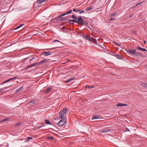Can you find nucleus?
<instances>
[{"instance_id": "nucleus-4", "label": "nucleus", "mask_w": 147, "mask_h": 147, "mask_svg": "<svg viewBox=\"0 0 147 147\" xmlns=\"http://www.w3.org/2000/svg\"><path fill=\"white\" fill-rule=\"evenodd\" d=\"M65 122L66 121L65 119H62L58 123V125L59 126H62L65 124Z\"/></svg>"}, {"instance_id": "nucleus-21", "label": "nucleus", "mask_w": 147, "mask_h": 147, "mask_svg": "<svg viewBox=\"0 0 147 147\" xmlns=\"http://www.w3.org/2000/svg\"><path fill=\"white\" fill-rule=\"evenodd\" d=\"M29 103L31 105H33L35 104V101L34 100H32L30 101Z\"/></svg>"}, {"instance_id": "nucleus-50", "label": "nucleus", "mask_w": 147, "mask_h": 147, "mask_svg": "<svg viewBox=\"0 0 147 147\" xmlns=\"http://www.w3.org/2000/svg\"><path fill=\"white\" fill-rule=\"evenodd\" d=\"M57 47H54V48H49V49H55L56 48H57Z\"/></svg>"}, {"instance_id": "nucleus-25", "label": "nucleus", "mask_w": 147, "mask_h": 147, "mask_svg": "<svg viewBox=\"0 0 147 147\" xmlns=\"http://www.w3.org/2000/svg\"><path fill=\"white\" fill-rule=\"evenodd\" d=\"M98 116H95L92 117V119H98Z\"/></svg>"}, {"instance_id": "nucleus-23", "label": "nucleus", "mask_w": 147, "mask_h": 147, "mask_svg": "<svg viewBox=\"0 0 147 147\" xmlns=\"http://www.w3.org/2000/svg\"><path fill=\"white\" fill-rule=\"evenodd\" d=\"M17 78V77L15 76V77H13V78H10L9 79V81H11V80H14L16 79Z\"/></svg>"}, {"instance_id": "nucleus-16", "label": "nucleus", "mask_w": 147, "mask_h": 147, "mask_svg": "<svg viewBox=\"0 0 147 147\" xmlns=\"http://www.w3.org/2000/svg\"><path fill=\"white\" fill-rule=\"evenodd\" d=\"M32 139V137H28L26 139V142H28L30 140Z\"/></svg>"}, {"instance_id": "nucleus-41", "label": "nucleus", "mask_w": 147, "mask_h": 147, "mask_svg": "<svg viewBox=\"0 0 147 147\" xmlns=\"http://www.w3.org/2000/svg\"><path fill=\"white\" fill-rule=\"evenodd\" d=\"M3 90H4L3 89V88H1V89H0V92L1 91H3Z\"/></svg>"}, {"instance_id": "nucleus-47", "label": "nucleus", "mask_w": 147, "mask_h": 147, "mask_svg": "<svg viewBox=\"0 0 147 147\" xmlns=\"http://www.w3.org/2000/svg\"><path fill=\"white\" fill-rule=\"evenodd\" d=\"M132 16H133V15H130L129 16V18H130L131 17H132Z\"/></svg>"}, {"instance_id": "nucleus-33", "label": "nucleus", "mask_w": 147, "mask_h": 147, "mask_svg": "<svg viewBox=\"0 0 147 147\" xmlns=\"http://www.w3.org/2000/svg\"><path fill=\"white\" fill-rule=\"evenodd\" d=\"M144 69L146 71H147V64L145 65Z\"/></svg>"}, {"instance_id": "nucleus-36", "label": "nucleus", "mask_w": 147, "mask_h": 147, "mask_svg": "<svg viewBox=\"0 0 147 147\" xmlns=\"http://www.w3.org/2000/svg\"><path fill=\"white\" fill-rule=\"evenodd\" d=\"M44 61H43V60H42V61H41V62H39V63L38 62V65H40V64H42V63H43L44 62Z\"/></svg>"}, {"instance_id": "nucleus-1", "label": "nucleus", "mask_w": 147, "mask_h": 147, "mask_svg": "<svg viewBox=\"0 0 147 147\" xmlns=\"http://www.w3.org/2000/svg\"><path fill=\"white\" fill-rule=\"evenodd\" d=\"M126 51L127 54L133 57H141L142 56V54L140 52H136V49H130L126 50Z\"/></svg>"}, {"instance_id": "nucleus-31", "label": "nucleus", "mask_w": 147, "mask_h": 147, "mask_svg": "<svg viewBox=\"0 0 147 147\" xmlns=\"http://www.w3.org/2000/svg\"><path fill=\"white\" fill-rule=\"evenodd\" d=\"M21 124H22V123L21 122L18 123L16 124V126H17L20 125Z\"/></svg>"}, {"instance_id": "nucleus-28", "label": "nucleus", "mask_w": 147, "mask_h": 147, "mask_svg": "<svg viewBox=\"0 0 147 147\" xmlns=\"http://www.w3.org/2000/svg\"><path fill=\"white\" fill-rule=\"evenodd\" d=\"M142 48L140 47L139 46L137 48V50H139L142 51Z\"/></svg>"}, {"instance_id": "nucleus-48", "label": "nucleus", "mask_w": 147, "mask_h": 147, "mask_svg": "<svg viewBox=\"0 0 147 147\" xmlns=\"http://www.w3.org/2000/svg\"><path fill=\"white\" fill-rule=\"evenodd\" d=\"M144 44H146V41L145 40H144Z\"/></svg>"}, {"instance_id": "nucleus-3", "label": "nucleus", "mask_w": 147, "mask_h": 147, "mask_svg": "<svg viewBox=\"0 0 147 147\" xmlns=\"http://www.w3.org/2000/svg\"><path fill=\"white\" fill-rule=\"evenodd\" d=\"M67 111V108L66 107L63 108L59 112V115L61 118L64 117L65 113Z\"/></svg>"}, {"instance_id": "nucleus-29", "label": "nucleus", "mask_w": 147, "mask_h": 147, "mask_svg": "<svg viewBox=\"0 0 147 147\" xmlns=\"http://www.w3.org/2000/svg\"><path fill=\"white\" fill-rule=\"evenodd\" d=\"M114 43L115 45H117L118 46L120 45V44L118 42H114Z\"/></svg>"}, {"instance_id": "nucleus-32", "label": "nucleus", "mask_w": 147, "mask_h": 147, "mask_svg": "<svg viewBox=\"0 0 147 147\" xmlns=\"http://www.w3.org/2000/svg\"><path fill=\"white\" fill-rule=\"evenodd\" d=\"M115 20V19L114 18H111L110 19H109L108 20L109 21H113Z\"/></svg>"}, {"instance_id": "nucleus-27", "label": "nucleus", "mask_w": 147, "mask_h": 147, "mask_svg": "<svg viewBox=\"0 0 147 147\" xmlns=\"http://www.w3.org/2000/svg\"><path fill=\"white\" fill-rule=\"evenodd\" d=\"M9 82V79L8 80H7L4 82L2 83L1 84H3L5 83H6L7 82Z\"/></svg>"}, {"instance_id": "nucleus-51", "label": "nucleus", "mask_w": 147, "mask_h": 147, "mask_svg": "<svg viewBox=\"0 0 147 147\" xmlns=\"http://www.w3.org/2000/svg\"><path fill=\"white\" fill-rule=\"evenodd\" d=\"M90 87H91V88H93L94 87V86H91Z\"/></svg>"}, {"instance_id": "nucleus-5", "label": "nucleus", "mask_w": 147, "mask_h": 147, "mask_svg": "<svg viewBox=\"0 0 147 147\" xmlns=\"http://www.w3.org/2000/svg\"><path fill=\"white\" fill-rule=\"evenodd\" d=\"M79 24H80L81 26H87L88 25V23L87 22L84 21L82 18V20H81V21L80 22Z\"/></svg>"}, {"instance_id": "nucleus-40", "label": "nucleus", "mask_w": 147, "mask_h": 147, "mask_svg": "<svg viewBox=\"0 0 147 147\" xmlns=\"http://www.w3.org/2000/svg\"><path fill=\"white\" fill-rule=\"evenodd\" d=\"M126 131H130L129 129L127 128H126Z\"/></svg>"}, {"instance_id": "nucleus-8", "label": "nucleus", "mask_w": 147, "mask_h": 147, "mask_svg": "<svg viewBox=\"0 0 147 147\" xmlns=\"http://www.w3.org/2000/svg\"><path fill=\"white\" fill-rule=\"evenodd\" d=\"M111 131V130L109 129L108 128H106L104 129H103L102 131H101V132L102 133H108L110 131Z\"/></svg>"}, {"instance_id": "nucleus-34", "label": "nucleus", "mask_w": 147, "mask_h": 147, "mask_svg": "<svg viewBox=\"0 0 147 147\" xmlns=\"http://www.w3.org/2000/svg\"><path fill=\"white\" fill-rule=\"evenodd\" d=\"M7 120V119H5L2 120L1 121V122H4L5 121H6Z\"/></svg>"}, {"instance_id": "nucleus-26", "label": "nucleus", "mask_w": 147, "mask_h": 147, "mask_svg": "<svg viewBox=\"0 0 147 147\" xmlns=\"http://www.w3.org/2000/svg\"><path fill=\"white\" fill-rule=\"evenodd\" d=\"M22 87H20V88H18V89H17V90L16 91V92H18L20 91L22 89Z\"/></svg>"}, {"instance_id": "nucleus-35", "label": "nucleus", "mask_w": 147, "mask_h": 147, "mask_svg": "<svg viewBox=\"0 0 147 147\" xmlns=\"http://www.w3.org/2000/svg\"><path fill=\"white\" fill-rule=\"evenodd\" d=\"M57 42L61 43V42L59 41V40H56L55 41H53V42Z\"/></svg>"}, {"instance_id": "nucleus-13", "label": "nucleus", "mask_w": 147, "mask_h": 147, "mask_svg": "<svg viewBox=\"0 0 147 147\" xmlns=\"http://www.w3.org/2000/svg\"><path fill=\"white\" fill-rule=\"evenodd\" d=\"M82 36L86 40H90V39L89 37L86 35H82Z\"/></svg>"}, {"instance_id": "nucleus-18", "label": "nucleus", "mask_w": 147, "mask_h": 147, "mask_svg": "<svg viewBox=\"0 0 147 147\" xmlns=\"http://www.w3.org/2000/svg\"><path fill=\"white\" fill-rule=\"evenodd\" d=\"M47 139L50 140H53L54 138V137L52 136H48L47 137Z\"/></svg>"}, {"instance_id": "nucleus-49", "label": "nucleus", "mask_w": 147, "mask_h": 147, "mask_svg": "<svg viewBox=\"0 0 147 147\" xmlns=\"http://www.w3.org/2000/svg\"><path fill=\"white\" fill-rule=\"evenodd\" d=\"M144 85H145V86L147 88V83L145 84Z\"/></svg>"}, {"instance_id": "nucleus-11", "label": "nucleus", "mask_w": 147, "mask_h": 147, "mask_svg": "<svg viewBox=\"0 0 147 147\" xmlns=\"http://www.w3.org/2000/svg\"><path fill=\"white\" fill-rule=\"evenodd\" d=\"M127 105L123 103H118L117 105V106H119V107H123L124 106H125Z\"/></svg>"}, {"instance_id": "nucleus-24", "label": "nucleus", "mask_w": 147, "mask_h": 147, "mask_svg": "<svg viewBox=\"0 0 147 147\" xmlns=\"http://www.w3.org/2000/svg\"><path fill=\"white\" fill-rule=\"evenodd\" d=\"M36 3H38L39 4H40L42 3V0H38L36 2Z\"/></svg>"}, {"instance_id": "nucleus-45", "label": "nucleus", "mask_w": 147, "mask_h": 147, "mask_svg": "<svg viewBox=\"0 0 147 147\" xmlns=\"http://www.w3.org/2000/svg\"><path fill=\"white\" fill-rule=\"evenodd\" d=\"M73 11L74 12H77L76 11V9H74V10H73Z\"/></svg>"}, {"instance_id": "nucleus-2", "label": "nucleus", "mask_w": 147, "mask_h": 147, "mask_svg": "<svg viewBox=\"0 0 147 147\" xmlns=\"http://www.w3.org/2000/svg\"><path fill=\"white\" fill-rule=\"evenodd\" d=\"M71 17L74 19L73 20H74V22L76 23L79 24L82 20V18L81 16H80L78 18L75 16L72 15Z\"/></svg>"}, {"instance_id": "nucleus-39", "label": "nucleus", "mask_w": 147, "mask_h": 147, "mask_svg": "<svg viewBox=\"0 0 147 147\" xmlns=\"http://www.w3.org/2000/svg\"><path fill=\"white\" fill-rule=\"evenodd\" d=\"M142 51H147L145 49L142 48Z\"/></svg>"}, {"instance_id": "nucleus-15", "label": "nucleus", "mask_w": 147, "mask_h": 147, "mask_svg": "<svg viewBox=\"0 0 147 147\" xmlns=\"http://www.w3.org/2000/svg\"><path fill=\"white\" fill-rule=\"evenodd\" d=\"M74 79H75V78H70L68 80L66 81L65 82L66 83L67 82H70L72 80H74Z\"/></svg>"}, {"instance_id": "nucleus-12", "label": "nucleus", "mask_w": 147, "mask_h": 147, "mask_svg": "<svg viewBox=\"0 0 147 147\" xmlns=\"http://www.w3.org/2000/svg\"><path fill=\"white\" fill-rule=\"evenodd\" d=\"M115 56L116 57L117 59H121L122 58V57L121 55H120L115 54Z\"/></svg>"}, {"instance_id": "nucleus-44", "label": "nucleus", "mask_w": 147, "mask_h": 147, "mask_svg": "<svg viewBox=\"0 0 147 147\" xmlns=\"http://www.w3.org/2000/svg\"><path fill=\"white\" fill-rule=\"evenodd\" d=\"M42 3L45 2L46 0H41Z\"/></svg>"}, {"instance_id": "nucleus-14", "label": "nucleus", "mask_w": 147, "mask_h": 147, "mask_svg": "<svg viewBox=\"0 0 147 147\" xmlns=\"http://www.w3.org/2000/svg\"><path fill=\"white\" fill-rule=\"evenodd\" d=\"M45 121L46 124L50 125H51V123L49 121H48L47 120H45Z\"/></svg>"}, {"instance_id": "nucleus-7", "label": "nucleus", "mask_w": 147, "mask_h": 147, "mask_svg": "<svg viewBox=\"0 0 147 147\" xmlns=\"http://www.w3.org/2000/svg\"><path fill=\"white\" fill-rule=\"evenodd\" d=\"M38 65V62H36L34 63H33L31 65H30L28 67H27L24 68L23 70H25L28 68H30L32 67H33V66H36V65Z\"/></svg>"}, {"instance_id": "nucleus-19", "label": "nucleus", "mask_w": 147, "mask_h": 147, "mask_svg": "<svg viewBox=\"0 0 147 147\" xmlns=\"http://www.w3.org/2000/svg\"><path fill=\"white\" fill-rule=\"evenodd\" d=\"M72 11L71 10H69L66 13H64V14H65V16L68 14L70 13H71Z\"/></svg>"}, {"instance_id": "nucleus-46", "label": "nucleus", "mask_w": 147, "mask_h": 147, "mask_svg": "<svg viewBox=\"0 0 147 147\" xmlns=\"http://www.w3.org/2000/svg\"><path fill=\"white\" fill-rule=\"evenodd\" d=\"M59 119H60V118H59V117H56L55 119H56V120H58Z\"/></svg>"}, {"instance_id": "nucleus-43", "label": "nucleus", "mask_w": 147, "mask_h": 147, "mask_svg": "<svg viewBox=\"0 0 147 147\" xmlns=\"http://www.w3.org/2000/svg\"><path fill=\"white\" fill-rule=\"evenodd\" d=\"M85 88H91V87H90V86H85Z\"/></svg>"}, {"instance_id": "nucleus-38", "label": "nucleus", "mask_w": 147, "mask_h": 147, "mask_svg": "<svg viewBox=\"0 0 147 147\" xmlns=\"http://www.w3.org/2000/svg\"><path fill=\"white\" fill-rule=\"evenodd\" d=\"M35 59V57H32L31 59H30L29 60V61H32V60H33L34 59Z\"/></svg>"}, {"instance_id": "nucleus-20", "label": "nucleus", "mask_w": 147, "mask_h": 147, "mask_svg": "<svg viewBox=\"0 0 147 147\" xmlns=\"http://www.w3.org/2000/svg\"><path fill=\"white\" fill-rule=\"evenodd\" d=\"M92 7H89L88 8L86 9V11H91L92 9Z\"/></svg>"}, {"instance_id": "nucleus-37", "label": "nucleus", "mask_w": 147, "mask_h": 147, "mask_svg": "<svg viewBox=\"0 0 147 147\" xmlns=\"http://www.w3.org/2000/svg\"><path fill=\"white\" fill-rule=\"evenodd\" d=\"M68 22H74V20H69Z\"/></svg>"}, {"instance_id": "nucleus-17", "label": "nucleus", "mask_w": 147, "mask_h": 147, "mask_svg": "<svg viewBox=\"0 0 147 147\" xmlns=\"http://www.w3.org/2000/svg\"><path fill=\"white\" fill-rule=\"evenodd\" d=\"M76 12H78L80 14H81L82 13H84V10L81 11L80 9H78L76 10Z\"/></svg>"}, {"instance_id": "nucleus-30", "label": "nucleus", "mask_w": 147, "mask_h": 147, "mask_svg": "<svg viewBox=\"0 0 147 147\" xmlns=\"http://www.w3.org/2000/svg\"><path fill=\"white\" fill-rule=\"evenodd\" d=\"M117 14V13H113L111 14V16H115Z\"/></svg>"}, {"instance_id": "nucleus-6", "label": "nucleus", "mask_w": 147, "mask_h": 147, "mask_svg": "<svg viewBox=\"0 0 147 147\" xmlns=\"http://www.w3.org/2000/svg\"><path fill=\"white\" fill-rule=\"evenodd\" d=\"M65 16V14H62L55 18L53 20L56 19V20L57 21L61 20L62 21L63 20V19L61 18V17L62 16Z\"/></svg>"}, {"instance_id": "nucleus-22", "label": "nucleus", "mask_w": 147, "mask_h": 147, "mask_svg": "<svg viewBox=\"0 0 147 147\" xmlns=\"http://www.w3.org/2000/svg\"><path fill=\"white\" fill-rule=\"evenodd\" d=\"M24 25V24H22L20 25V26H18L15 29V30L17 29H18L19 28H20L22 26Z\"/></svg>"}, {"instance_id": "nucleus-9", "label": "nucleus", "mask_w": 147, "mask_h": 147, "mask_svg": "<svg viewBox=\"0 0 147 147\" xmlns=\"http://www.w3.org/2000/svg\"><path fill=\"white\" fill-rule=\"evenodd\" d=\"M51 52L50 51H48L47 52H44L42 53V55L45 56H46L50 55L51 54Z\"/></svg>"}, {"instance_id": "nucleus-42", "label": "nucleus", "mask_w": 147, "mask_h": 147, "mask_svg": "<svg viewBox=\"0 0 147 147\" xmlns=\"http://www.w3.org/2000/svg\"><path fill=\"white\" fill-rule=\"evenodd\" d=\"M142 3V2H140V3H138V4H136V6H137V5H139L140 4H141V3Z\"/></svg>"}, {"instance_id": "nucleus-10", "label": "nucleus", "mask_w": 147, "mask_h": 147, "mask_svg": "<svg viewBox=\"0 0 147 147\" xmlns=\"http://www.w3.org/2000/svg\"><path fill=\"white\" fill-rule=\"evenodd\" d=\"M52 89V88L51 87H49L45 91V93L46 94L48 93Z\"/></svg>"}, {"instance_id": "nucleus-52", "label": "nucleus", "mask_w": 147, "mask_h": 147, "mask_svg": "<svg viewBox=\"0 0 147 147\" xmlns=\"http://www.w3.org/2000/svg\"><path fill=\"white\" fill-rule=\"evenodd\" d=\"M28 58H26V59H28Z\"/></svg>"}]
</instances>
